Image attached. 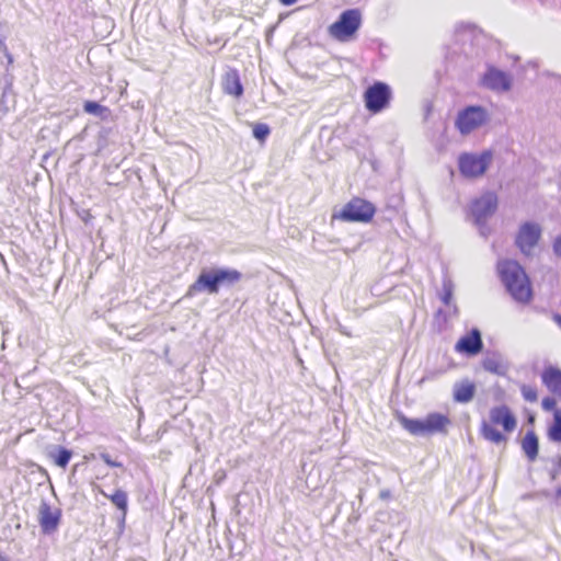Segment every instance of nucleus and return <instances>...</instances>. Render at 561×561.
<instances>
[{
	"instance_id": "obj_1",
	"label": "nucleus",
	"mask_w": 561,
	"mask_h": 561,
	"mask_svg": "<svg viewBox=\"0 0 561 561\" xmlns=\"http://www.w3.org/2000/svg\"><path fill=\"white\" fill-rule=\"evenodd\" d=\"M501 282L512 298L527 304L533 297L530 280L523 266L514 260H503L497 263Z\"/></svg>"
},
{
	"instance_id": "obj_2",
	"label": "nucleus",
	"mask_w": 561,
	"mask_h": 561,
	"mask_svg": "<svg viewBox=\"0 0 561 561\" xmlns=\"http://www.w3.org/2000/svg\"><path fill=\"white\" fill-rule=\"evenodd\" d=\"M399 422L412 435L446 433L447 426L451 423L448 415L439 412L428 413L424 419H410L401 415Z\"/></svg>"
},
{
	"instance_id": "obj_3",
	"label": "nucleus",
	"mask_w": 561,
	"mask_h": 561,
	"mask_svg": "<svg viewBox=\"0 0 561 561\" xmlns=\"http://www.w3.org/2000/svg\"><path fill=\"white\" fill-rule=\"evenodd\" d=\"M493 159L491 150L480 153L462 152L458 157V169L462 176L476 179L485 173Z\"/></svg>"
},
{
	"instance_id": "obj_4",
	"label": "nucleus",
	"mask_w": 561,
	"mask_h": 561,
	"mask_svg": "<svg viewBox=\"0 0 561 561\" xmlns=\"http://www.w3.org/2000/svg\"><path fill=\"white\" fill-rule=\"evenodd\" d=\"M496 208L497 196L491 192L476 198L470 205V215L473 218V222L478 226L480 233L484 237L489 233L486 220L495 213Z\"/></svg>"
},
{
	"instance_id": "obj_5",
	"label": "nucleus",
	"mask_w": 561,
	"mask_h": 561,
	"mask_svg": "<svg viewBox=\"0 0 561 561\" xmlns=\"http://www.w3.org/2000/svg\"><path fill=\"white\" fill-rule=\"evenodd\" d=\"M376 213L375 206L363 198L355 197L343 206L334 218L348 222H369Z\"/></svg>"
},
{
	"instance_id": "obj_6",
	"label": "nucleus",
	"mask_w": 561,
	"mask_h": 561,
	"mask_svg": "<svg viewBox=\"0 0 561 561\" xmlns=\"http://www.w3.org/2000/svg\"><path fill=\"white\" fill-rule=\"evenodd\" d=\"M362 14L357 9L343 11L339 19L330 25V35L339 41H347L360 27Z\"/></svg>"
},
{
	"instance_id": "obj_7",
	"label": "nucleus",
	"mask_w": 561,
	"mask_h": 561,
	"mask_svg": "<svg viewBox=\"0 0 561 561\" xmlns=\"http://www.w3.org/2000/svg\"><path fill=\"white\" fill-rule=\"evenodd\" d=\"M391 98V88L382 81H376L364 92L365 107L373 114L380 113L389 106Z\"/></svg>"
},
{
	"instance_id": "obj_8",
	"label": "nucleus",
	"mask_w": 561,
	"mask_h": 561,
	"mask_svg": "<svg viewBox=\"0 0 561 561\" xmlns=\"http://www.w3.org/2000/svg\"><path fill=\"white\" fill-rule=\"evenodd\" d=\"M489 121L488 111L481 105H469L456 118V127L461 135H468Z\"/></svg>"
},
{
	"instance_id": "obj_9",
	"label": "nucleus",
	"mask_w": 561,
	"mask_h": 561,
	"mask_svg": "<svg viewBox=\"0 0 561 561\" xmlns=\"http://www.w3.org/2000/svg\"><path fill=\"white\" fill-rule=\"evenodd\" d=\"M480 84L493 92H507L513 84L512 76L496 68L493 65H488L484 73L481 76Z\"/></svg>"
},
{
	"instance_id": "obj_10",
	"label": "nucleus",
	"mask_w": 561,
	"mask_h": 561,
	"mask_svg": "<svg viewBox=\"0 0 561 561\" xmlns=\"http://www.w3.org/2000/svg\"><path fill=\"white\" fill-rule=\"evenodd\" d=\"M541 227L534 221H525L519 226L515 244L524 254H529L541 238Z\"/></svg>"
},
{
	"instance_id": "obj_11",
	"label": "nucleus",
	"mask_w": 561,
	"mask_h": 561,
	"mask_svg": "<svg viewBox=\"0 0 561 561\" xmlns=\"http://www.w3.org/2000/svg\"><path fill=\"white\" fill-rule=\"evenodd\" d=\"M199 293H207L209 295L219 293L213 267H205L201 271L195 282L188 286L184 298H192Z\"/></svg>"
},
{
	"instance_id": "obj_12",
	"label": "nucleus",
	"mask_w": 561,
	"mask_h": 561,
	"mask_svg": "<svg viewBox=\"0 0 561 561\" xmlns=\"http://www.w3.org/2000/svg\"><path fill=\"white\" fill-rule=\"evenodd\" d=\"M61 520V510L51 508L48 502L42 501L38 510V523L43 534L50 535L57 530Z\"/></svg>"
},
{
	"instance_id": "obj_13",
	"label": "nucleus",
	"mask_w": 561,
	"mask_h": 561,
	"mask_svg": "<svg viewBox=\"0 0 561 561\" xmlns=\"http://www.w3.org/2000/svg\"><path fill=\"white\" fill-rule=\"evenodd\" d=\"M456 351L468 356L479 354L483 348L481 332L473 328L468 334L461 336L455 346Z\"/></svg>"
},
{
	"instance_id": "obj_14",
	"label": "nucleus",
	"mask_w": 561,
	"mask_h": 561,
	"mask_svg": "<svg viewBox=\"0 0 561 561\" xmlns=\"http://www.w3.org/2000/svg\"><path fill=\"white\" fill-rule=\"evenodd\" d=\"M489 415L492 424L502 426L507 433L516 428L517 420L511 409L505 404L493 407Z\"/></svg>"
},
{
	"instance_id": "obj_15",
	"label": "nucleus",
	"mask_w": 561,
	"mask_h": 561,
	"mask_svg": "<svg viewBox=\"0 0 561 561\" xmlns=\"http://www.w3.org/2000/svg\"><path fill=\"white\" fill-rule=\"evenodd\" d=\"M222 89L226 94L232 95L237 99L243 95L244 89L237 69L229 68L225 72L222 77Z\"/></svg>"
},
{
	"instance_id": "obj_16",
	"label": "nucleus",
	"mask_w": 561,
	"mask_h": 561,
	"mask_svg": "<svg viewBox=\"0 0 561 561\" xmlns=\"http://www.w3.org/2000/svg\"><path fill=\"white\" fill-rule=\"evenodd\" d=\"M219 289L221 287H232L242 278V273L230 267H213Z\"/></svg>"
},
{
	"instance_id": "obj_17",
	"label": "nucleus",
	"mask_w": 561,
	"mask_h": 561,
	"mask_svg": "<svg viewBox=\"0 0 561 561\" xmlns=\"http://www.w3.org/2000/svg\"><path fill=\"white\" fill-rule=\"evenodd\" d=\"M476 393V385L466 379L460 382H456L453 388V399L457 403L470 402Z\"/></svg>"
},
{
	"instance_id": "obj_18",
	"label": "nucleus",
	"mask_w": 561,
	"mask_h": 561,
	"mask_svg": "<svg viewBox=\"0 0 561 561\" xmlns=\"http://www.w3.org/2000/svg\"><path fill=\"white\" fill-rule=\"evenodd\" d=\"M543 385L561 399V369L549 366L541 375Z\"/></svg>"
},
{
	"instance_id": "obj_19",
	"label": "nucleus",
	"mask_w": 561,
	"mask_h": 561,
	"mask_svg": "<svg viewBox=\"0 0 561 561\" xmlns=\"http://www.w3.org/2000/svg\"><path fill=\"white\" fill-rule=\"evenodd\" d=\"M482 367L484 370L497 376H504L508 370V365L499 353L486 354L482 360Z\"/></svg>"
},
{
	"instance_id": "obj_20",
	"label": "nucleus",
	"mask_w": 561,
	"mask_h": 561,
	"mask_svg": "<svg viewBox=\"0 0 561 561\" xmlns=\"http://www.w3.org/2000/svg\"><path fill=\"white\" fill-rule=\"evenodd\" d=\"M520 447L528 461L534 462L539 454V439L536 433L528 431L520 442Z\"/></svg>"
},
{
	"instance_id": "obj_21",
	"label": "nucleus",
	"mask_w": 561,
	"mask_h": 561,
	"mask_svg": "<svg viewBox=\"0 0 561 561\" xmlns=\"http://www.w3.org/2000/svg\"><path fill=\"white\" fill-rule=\"evenodd\" d=\"M98 489H99V492L103 496L108 499L112 502V504L115 505L118 511H121L122 519L125 520V517H126L127 511H128V495H127V493L124 490H122V489H117L113 494H107L102 489H100V488H98Z\"/></svg>"
},
{
	"instance_id": "obj_22",
	"label": "nucleus",
	"mask_w": 561,
	"mask_h": 561,
	"mask_svg": "<svg viewBox=\"0 0 561 561\" xmlns=\"http://www.w3.org/2000/svg\"><path fill=\"white\" fill-rule=\"evenodd\" d=\"M455 285L453 279L447 273H444L442 279V289L438 291V297L445 306H450L453 301Z\"/></svg>"
},
{
	"instance_id": "obj_23",
	"label": "nucleus",
	"mask_w": 561,
	"mask_h": 561,
	"mask_svg": "<svg viewBox=\"0 0 561 561\" xmlns=\"http://www.w3.org/2000/svg\"><path fill=\"white\" fill-rule=\"evenodd\" d=\"M481 435L484 439L494 444L506 442V436L486 421H482L481 423Z\"/></svg>"
},
{
	"instance_id": "obj_24",
	"label": "nucleus",
	"mask_w": 561,
	"mask_h": 561,
	"mask_svg": "<svg viewBox=\"0 0 561 561\" xmlns=\"http://www.w3.org/2000/svg\"><path fill=\"white\" fill-rule=\"evenodd\" d=\"M72 451L66 447L55 446L49 451V457L54 460L55 465L60 468H66L71 459Z\"/></svg>"
},
{
	"instance_id": "obj_25",
	"label": "nucleus",
	"mask_w": 561,
	"mask_h": 561,
	"mask_svg": "<svg viewBox=\"0 0 561 561\" xmlns=\"http://www.w3.org/2000/svg\"><path fill=\"white\" fill-rule=\"evenodd\" d=\"M446 308L447 309H438L435 313V321L439 329L445 328L450 318H456L459 314V308L455 302H451L450 306H446Z\"/></svg>"
},
{
	"instance_id": "obj_26",
	"label": "nucleus",
	"mask_w": 561,
	"mask_h": 561,
	"mask_svg": "<svg viewBox=\"0 0 561 561\" xmlns=\"http://www.w3.org/2000/svg\"><path fill=\"white\" fill-rule=\"evenodd\" d=\"M83 110L85 113L100 117L101 119H106L111 114L108 107L100 104L96 101L84 102Z\"/></svg>"
},
{
	"instance_id": "obj_27",
	"label": "nucleus",
	"mask_w": 561,
	"mask_h": 561,
	"mask_svg": "<svg viewBox=\"0 0 561 561\" xmlns=\"http://www.w3.org/2000/svg\"><path fill=\"white\" fill-rule=\"evenodd\" d=\"M548 437L552 442H561V410L554 411L553 423L548 428Z\"/></svg>"
},
{
	"instance_id": "obj_28",
	"label": "nucleus",
	"mask_w": 561,
	"mask_h": 561,
	"mask_svg": "<svg viewBox=\"0 0 561 561\" xmlns=\"http://www.w3.org/2000/svg\"><path fill=\"white\" fill-rule=\"evenodd\" d=\"M270 133L271 129L268 125L263 123L255 124L252 130L253 137L259 141H265Z\"/></svg>"
},
{
	"instance_id": "obj_29",
	"label": "nucleus",
	"mask_w": 561,
	"mask_h": 561,
	"mask_svg": "<svg viewBox=\"0 0 561 561\" xmlns=\"http://www.w3.org/2000/svg\"><path fill=\"white\" fill-rule=\"evenodd\" d=\"M520 392L523 398L528 402H535L538 398L537 389L531 386L524 385L520 388Z\"/></svg>"
},
{
	"instance_id": "obj_30",
	"label": "nucleus",
	"mask_w": 561,
	"mask_h": 561,
	"mask_svg": "<svg viewBox=\"0 0 561 561\" xmlns=\"http://www.w3.org/2000/svg\"><path fill=\"white\" fill-rule=\"evenodd\" d=\"M99 457L110 467L123 468V463L121 461L112 459L111 455L107 453H100Z\"/></svg>"
},
{
	"instance_id": "obj_31",
	"label": "nucleus",
	"mask_w": 561,
	"mask_h": 561,
	"mask_svg": "<svg viewBox=\"0 0 561 561\" xmlns=\"http://www.w3.org/2000/svg\"><path fill=\"white\" fill-rule=\"evenodd\" d=\"M557 401L553 397L547 396L541 401V407L545 411H556Z\"/></svg>"
},
{
	"instance_id": "obj_32",
	"label": "nucleus",
	"mask_w": 561,
	"mask_h": 561,
	"mask_svg": "<svg viewBox=\"0 0 561 561\" xmlns=\"http://www.w3.org/2000/svg\"><path fill=\"white\" fill-rule=\"evenodd\" d=\"M554 468L551 470V478L554 479L561 472V455H557L553 459Z\"/></svg>"
},
{
	"instance_id": "obj_33",
	"label": "nucleus",
	"mask_w": 561,
	"mask_h": 561,
	"mask_svg": "<svg viewBox=\"0 0 561 561\" xmlns=\"http://www.w3.org/2000/svg\"><path fill=\"white\" fill-rule=\"evenodd\" d=\"M3 25L0 23V47L5 48L7 36L2 33Z\"/></svg>"
},
{
	"instance_id": "obj_34",
	"label": "nucleus",
	"mask_w": 561,
	"mask_h": 561,
	"mask_svg": "<svg viewBox=\"0 0 561 561\" xmlns=\"http://www.w3.org/2000/svg\"><path fill=\"white\" fill-rule=\"evenodd\" d=\"M553 321L560 327L561 329V314L554 313L553 314Z\"/></svg>"
},
{
	"instance_id": "obj_35",
	"label": "nucleus",
	"mask_w": 561,
	"mask_h": 561,
	"mask_svg": "<svg viewBox=\"0 0 561 561\" xmlns=\"http://www.w3.org/2000/svg\"><path fill=\"white\" fill-rule=\"evenodd\" d=\"M282 4L284 5H291L294 4L297 0H278Z\"/></svg>"
},
{
	"instance_id": "obj_36",
	"label": "nucleus",
	"mask_w": 561,
	"mask_h": 561,
	"mask_svg": "<svg viewBox=\"0 0 561 561\" xmlns=\"http://www.w3.org/2000/svg\"><path fill=\"white\" fill-rule=\"evenodd\" d=\"M340 332H341L342 334L350 335V333H348V332H346L345 328H343V327H341V325H340Z\"/></svg>"
},
{
	"instance_id": "obj_37",
	"label": "nucleus",
	"mask_w": 561,
	"mask_h": 561,
	"mask_svg": "<svg viewBox=\"0 0 561 561\" xmlns=\"http://www.w3.org/2000/svg\"><path fill=\"white\" fill-rule=\"evenodd\" d=\"M431 377L430 376H424L420 381L419 383L422 385L425 380L430 379Z\"/></svg>"
},
{
	"instance_id": "obj_38",
	"label": "nucleus",
	"mask_w": 561,
	"mask_h": 561,
	"mask_svg": "<svg viewBox=\"0 0 561 561\" xmlns=\"http://www.w3.org/2000/svg\"><path fill=\"white\" fill-rule=\"evenodd\" d=\"M557 496L561 499V486L557 490Z\"/></svg>"
},
{
	"instance_id": "obj_39",
	"label": "nucleus",
	"mask_w": 561,
	"mask_h": 561,
	"mask_svg": "<svg viewBox=\"0 0 561 561\" xmlns=\"http://www.w3.org/2000/svg\"><path fill=\"white\" fill-rule=\"evenodd\" d=\"M0 561H7V559L0 553Z\"/></svg>"
}]
</instances>
